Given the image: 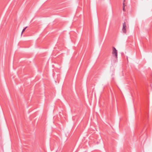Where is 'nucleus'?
<instances>
[{
    "label": "nucleus",
    "instance_id": "7ed1b4c3",
    "mask_svg": "<svg viewBox=\"0 0 152 152\" xmlns=\"http://www.w3.org/2000/svg\"><path fill=\"white\" fill-rule=\"evenodd\" d=\"M28 27L27 26H26V27H25L23 30L22 31V32H21V35L22 36V34H23V33L25 31V30Z\"/></svg>",
    "mask_w": 152,
    "mask_h": 152
},
{
    "label": "nucleus",
    "instance_id": "20e7f679",
    "mask_svg": "<svg viewBox=\"0 0 152 152\" xmlns=\"http://www.w3.org/2000/svg\"><path fill=\"white\" fill-rule=\"evenodd\" d=\"M123 10L124 11H125V4H124V3H123Z\"/></svg>",
    "mask_w": 152,
    "mask_h": 152
},
{
    "label": "nucleus",
    "instance_id": "39448f33",
    "mask_svg": "<svg viewBox=\"0 0 152 152\" xmlns=\"http://www.w3.org/2000/svg\"><path fill=\"white\" fill-rule=\"evenodd\" d=\"M125 1V0H124L123 3H124V2Z\"/></svg>",
    "mask_w": 152,
    "mask_h": 152
},
{
    "label": "nucleus",
    "instance_id": "f03ea898",
    "mask_svg": "<svg viewBox=\"0 0 152 152\" xmlns=\"http://www.w3.org/2000/svg\"><path fill=\"white\" fill-rule=\"evenodd\" d=\"M127 27V26L125 22H124L123 24V28L122 30L124 33L126 34V29Z\"/></svg>",
    "mask_w": 152,
    "mask_h": 152
},
{
    "label": "nucleus",
    "instance_id": "f257e3e1",
    "mask_svg": "<svg viewBox=\"0 0 152 152\" xmlns=\"http://www.w3.org/2000/svg\"><path fill=\"white\" fill-rule=\"evenodd\" d=\"M112 54L113 57L115 58L116 61L117 60L118 58V51L114 47H113Z\"/></svg>",
    "mask_w": 152,
    "mask_h": 152
}]
</instances>
